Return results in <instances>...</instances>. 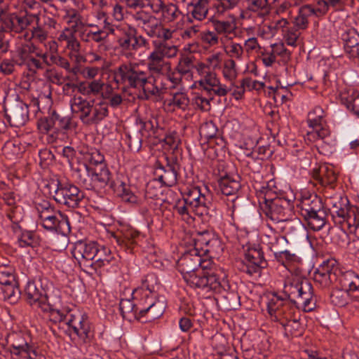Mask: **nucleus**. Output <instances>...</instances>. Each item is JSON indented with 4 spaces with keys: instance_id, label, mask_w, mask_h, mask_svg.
I'll return each instance as SVG.
<instances>
[{
    "instance_id": "f257e3e1",
    "label": "nucleus",
    "mask_w": 359,
    "mask_h": 359,
    "mask_svg": "<svg viewBox=\"0 0 359 359\" xmlns=\"http://www.w3.org/2000/svg\"><path fill=\"white\" fill-rule=\"evenodd\" d=\"M177 266L185 282L201 290H217L224 271L210 260H203L199 252L191 250L177 260Z\"/></svg>"
},
{
    "instance_id": "f03ea898",
    "label": "nucleus",
    "mask_w": 359,
    "mask_h": 359,
    "mask_svg": "<svg viewBox=\"0 0 359 359\" xmlns=\"http://www.w3.org/2000/svg\"><path fill=\"white\" fill-rule=\"evenodd\" d=\"M86 158L89 164H84L74 170L78 183L87 190L104 189L110 182L111 173L104 163V156L93 149L87 154Z\"/></svg>"
},
{
    "instance_id": "7ed1b4c3",
    "label": "nucleus",
    "mask_w": 359,
    "mask_h": 359,
    "mask_svg": "<svg viewBox=\"0 0 359 359\" xmlns=\"http://www.w3.org/2000/svg\"><path fill=\"white\" fill-rule=\"evenodd\" d=\"M261 193L264 194V202L261 205L263 213L271 220L276 222H283L282 226L285 233L288 234L296 231L294 223L287 219V213L291 210L292 200L283 198H270L271 190L268 187L262 186Z\"/></svg>"
},
{
    "instance_id": "20e7f679",
    "label": "nucleus",
    "mask_w": 359,
    "mask_h": 359,
    "mask_svg": "<svg viewBox=\"0 0 359 359\" xmlns=\"http://www.w3.org/2000/svg\"><path fill=\"white\" fill-rule=\"evenodd\" d=\"M135 298L137 299L136 304L128 299L121 300L119 309L123 318L128 320L136 319L142 323H147L163 316L160 313V310L158 311V309H161V307H158V305L156 307L152 306L154 304L152 298H148L145 294L143 295V298L136 295H135Z\"/></svg>"
},
{
    "instance_id": "39448f33",
    "label": "nucleus",
    "mask_w": 359,
    "mask_h": 359,
    "mask_svg": "<svg viewBox=\"0 0 359 359\" xmlns=\"http://www.w3.org/2000/svg\"><path fill=\"white\" fill-rule=\"evenodd\" d=\"M113 79L117 88L142 89L150 83L149 74L136 63H122L113 71Z\"/></svg>"
},
{
    "instance_id": "423d86ee",
    "label": "nucleus",
    "mask_w": 359,
    "mask_h": 359,
    "mask_svg": "<svg viewBox=\"0 0 359 359\" xmlns=\"http://www.w3.org/2000/svg\"><path fill=\"white\" fill-rule=\"evenodd\" d=\"M299 214L313 231L320 230L327 223L330 210L316 194L303 196L297 204Z\"/></svg>"
},
{
    "instance_id": "0eeeda50",
    "label": "nucleus",
    "mask_w": 359,
    "mask_h": 359,
    "mask_svg": "<svg viewBox=\"0 0 359 359\" xmlns=\"http://www.w3.org/2000/svg\"><path fill=\"white\" fill-rule=\"evenodd\" d=\"M6 343L0 346L10 353L12 359H46L32 343L29 337L21 332H12L5 338Z\"/></svg>"
},
{
    "instance_id": "6e6552de",
    "label": "nucleus",
    "mask_w": 359,
    "mask_h": 359,
    "mask_svg": "<svg viewBox=\"0 0 359 359\" xmlns=\"http://www.w3.org/2000/svg\"><path fill=\"white\" fill-rule=\"evenodd\" d=\"M48 187L50 194L57 203L69 208L78 207L84 198V194L76 186L67 182L53 180Z\"/></svg>"
},
{
    "instance_id": "1a4fd4ad",
    "label": "nucleus",
    "mask_w": 359,
    "mask_h": 359,
    "mask_svg": "<svg viewBox=\"0 0 359 359\" xmlns=\"http://www.w3.org/2000/svg\"><path fill=\"white\" fill-rule=\"evenodd\" d=\"M182 194L184 203L188 204L196 215L212 217L216 213V207L210 196L202 193L199 187H188Z\"/></svg>"
},
{
    "instance_id": "9d476101",
    "label": "nucleus",
    "mask_w": 359,
    "mask_h": 359,
    "mask_svg": "<svg viewBox=\"0 0 359 359\" xmlns=\"http://www.w3.org/2000/svg\"><path fill=\"white\" fill-rule=\"evenodd\" d=\"M154 166V178L161 186L172 187L177 183L180 164L176 154L166 156L165 165L157 161Z\"/></svg>"
},
{
    "instance_id": "9b49d317",
    "label": "nucleus",
    "mask_w": 359,
    "mask_h": 359,
    "mask_svg": "<svg viewBox=\"0 0 359 359\" xmlns=\"http://www.w3.org/2000/svg\"><path fill=\"white\" fill-rule=\"evenodd\" d=\"M159 280L155 273H151L146 275L141 281V285L133 291V294L137 297L143 295L148 298L154 299L152 306L156 307L158 305L160 313L163 315L166 308V301L163 296H160L156 292V288L158 287Z\"/></svg>"
},
{
    "instance_id": "f8f14e48",
    "label": "nucleus",
    "mask_w": 359,
    "mask_h": 359,
    "mask_svg": "<svg viewBox=\"0 0 359 359\" xmlns=\"http://www.w3.org/2000/svg\"><path fill=\"white\" fill-rule=\"evenodd\" d=\"M340 269L337 266V262L334 259H328L315 270L313 280L320 287L329 288L332 285L337 284L338 276Z\"/></svg>"
},
{
    "instance_id": "ddd939ff",
    "label": "nucleus",
    "mask_w": 359,
    "mask_h": 359,
    "mask_svg": "<svg viewBox=\"0 0 359 359\" xmlns=\"http://www.w3.org/2000/svg\"><path fill=\"white\" fill-rule=\"evenodd\" d=\"M97 250V243H86L82 241H77L72 250V256L77 261L79 267L88 274L91 273Z\"/></svg>"
},
{
    "instance_id": "4468645a",
    "label": "nucleus",
    "mask_w": 359,
    "mask_h": 359,
    "mask_svg": "<svg viewBox=\"0 0 359 359\" xmlns=\"http://www.w3.org/2000/svg\"><path fill=\"white\" fill-rule=\"evenodd\" d=\"M294 309L283 294L272 293L267 302V311L271 320L275 322L290 318V312Z\"/></svg>"
},
{
    "instance_id": "2eb2a0df",
    "label": "nucleus",
    "mask_w": 359,
    "mask_h": 359,
    "mask_svg": "<svg viewBox=\"0 0 359 359\" xmlns=\"http://www.w3.org/2000/svg\"><path fill=\"white\" fill-rule=\"evenodd\" d=\"M71 118L67 116H62L55 109H50L48 115L41 118L38 121L39 128L48 133L52 130L55 132L67 130L70 128Z\"/></svg>"
},
{
    "instance_id": "dca6fc26",
    "label": "nucleus",
    "mask_w": 359,
    "mask_h": 359,
    "mask_svg": "<svg viewBox=\"0 0 359 359\" xmlns=\"http://www.w3.org/2000/svg\"><path fill=\"white\" fill-rule=\"evenodd\" d=\"M292 305L295 309H302L305 312L313 311L316 307V299L313 297V287L309 280L304 278L297 292Z\"/></svg>"
},
{
    "instance_id": "f3484780",
    "label": "nucleus",
    "mask_w": 359,
    "mask_h": 359,
    "mask_svg": "<svg viewBox=\"0 0 359 359\" xmlns=\"http://www.w3.org/2000/svg\"><path fill=\"white\" fill-rule=\"evenodd\" d=\"M67 325L70 334H75L83 343L89 342L93 337L89 320L79 313H71Z\"/></svg>"
},
{
    "instance_id": "a211bd4d",
    "label": "nucleus",
    "mask_w": 359,
    "mask_h": 359,
    "mask_svg": "<svg viewBox=\"0 0 359 359\" xmlns=\"http://www.w3.org/2000/svg\"><path fill=\"white\" fill-rule=\"evenodd\" d=\"M5 117L13 127L24 126L29 119L28 106L22 101H16L4 107Z\"/></svg>"
},
{
    "instance_id": "6ab92c4d",
    "label": "nucleus",
    "mask_w": 359,
    "mask_h": 359,
    "mask_svg": "<svg viewBox=\"0 0 359 359\" xmlns=\"http://www.w3.org/2000/svg\"><path fill=\"white\" fill-rule=\"evenodd\" d=\"M337 286L349 292L351 300L357 302V306H359V275L357 273L340 269Z\"/></svg>"
},
{
    "instance_id": "aec40b11",
    "label": "nucleus",
    "mask_w": 359,
    "mask_h": 359,
    "mask_svg": "<svg viewBox=\"0 0 359 359\" xmlns=\"http://www.w3.org/2000/svg\"><path fill=\"white\" fill-rule=\"evenodd\" d=\"M40 223L48 231L65 236L70 232V224L67 219H59L51 212H42L39 215Z\"/></svg>"
},
{
    "instance_id": "412c9836",
    "label": "nucleus",
    "mask_w": 359,
    "mask_h": 359,
    "mask_svg": "<svg viewBox=\"0 0 359 359\" xmlns=\"http://www.w3.org/2000/svg\"><path fill=\"white\" fill-rule=\"evenodd\" d=\"M226 274L224 272V277L220 278L219 287L217 290H203L205 292H215L219 294V300L223 309L227 311L236 310L241 305L240 296L235 291H228L224 288Z\"/></svg>"
},
{
    "instance_id": "4be33fe9",
    "label": "nucleus",
    "mask_w": 359,
    "mask_h": 359,
    "mask_svg": "<svg viewBox=\"0 0 359 359\" xmlns=\"http://www.w3.org/2000/svg\"><path fill=\"white\" fill-rule=\"evenodd\" d=\"M311 175L322 187L334 188L337 175L331 166L327 164L316 166L312 169Z\"/></svg>"
},
{
    "instance_id": "5701e85b",
    "label": "nucleus",
    "mask_w": 359,
    "mask_h": 359,
    "mask_svg": "<svg viewBox=\"0 0 359 359\" xmlns=\"http://www.w3.org/2000/svg\"><path fill=\"white\" fill-rule=\"evenodd\" d=\"M109 115V105L107 102L95 103L94 100L90 102L87 115L82 123L87 126L97 125Z\"/></svg>"
},
{
    "instance_id": "b1692460",
    "label": "nucleus",
    "mask_w": 359,
    "mask_h": 359,
    "mask_svg": "<svg viewBox=\"0 0 359 359\" xmlns=\"http://www.w3.org/2000/svg\"><path fill=\"white\" fill-rule=\"evenodd\" d=\"M241 177L236 175H226L218 180V186L221 193L226 196H230L232 203L238 198V193L241 188Z\"/></svg>"
},
{
    "instance_id": "393cba45",
    "label": "nucleus",
    "mask_w": 359,
    "mask_h": 359,
    "mask_svg": "<svg viewBox=\"0 0 359 359\" xmlns=\"http://www.w3.org/2000/svg\"><path fill=\"white\" fill-rule=\"evenodd\" d=\"M290 317L283 318L278 323L283 327L286 335L299 337L304 332V326L301 322V315L297 309L290 312Z\"/></svg>"
},
{
    "instance_id": "a878e982",
    "label": "nucleus",
    "mask_w": 359,
    "mask_h": 359,
    "mask_svg": "<svg viewBox=\"0 0 359 359\" xmlns=\"http://www.w3.org/2000/svg\"><path fill=\"white\" fill-rule=\"evenodd\" d=\"M107 186H109L118 196L121 198L123 201L133 204L137 203V196L132 192L130 186L120 179L116 178V180H113L111 177Z\"/></svg>"
},
{
    "instance_id": "bb28decb",
    "label": "nucleus",
    "mask_w": 359,
    "mask_h": 359,
    "mask_svg": "<svg viewBox=\"0 0 359 359\" xmlns=\"http://www.w3.org/2000/svg\"><path fill=\"white\" fill-rule=\"evenodd\" d=\"M344 50L350 57L359 58V34L355 29H349L342 34Z\"/></svg>"
},
{
    "instance_id": "cd10ccee",
    "label": "nucleus",
    "mask_w": 359,
    "mask_h": 359,
    "mask_svg": "<svg viewBox=\"0 0 359 359\" xmlns=\"http://www.w3.org/2000/svg\"><path fill=\"white\" fill-rule=\"evenodd\" d=\"M142 30L148 36L163 41H168L172 36V32L165 28L156 18H154V21L149 22L147 26H144Z\"/></svg>"
},
{
    "instance_id": "c85d7f7f",
    "label": "nucleus",
    "mask_w": 359,
    "mask_h": 359,
    "mask_svg": "<svg viewBox=\"0 0 359 359\" xmlns=\"http://www.w3.org/2000/svg\"><path fill=\"white\" fill-rule=\"evenodd\" d=\"M142 30L148 36L163 41H168L172 36V32L165 28L156 18H154V21L149 22L147 26H144Z\"/></svg>"
},
{
    "instance_id": "c756f323",
    "label": "nucleus",
    "mask_w": 359,
    "mask_h": 359,
    "mask_svg": "<svg viewBox=\"0 0 359 359\" xmlns=\"http://www.w3.org/2000/svg\"><path fill=\"white\" fill-rule=\"evenodd\" d=\"M165 73L160 75H153L152 76L149 74L150 83L146 86L144 89V94L148 99L150 96H158L164 90H166L168 87V81L165 80Z\"/></svg>"
},
{
    "instance_id": "7c9ffc66",
    "label": "nucleus",
    "mask_w": 359,
    "mask_h": 359,
    "mask_svg": "<svg viewBox=\"0 0 359 359\" xmlns=\"http://www.w3.org/2000/svg\"><path fill=\"white\" fill-rule=\"evenodd\" d=\"M193 241L194 243L193 250H196L197 252H199V250L204 252H210L212 250L213 245L217 243V239L208 231L197 232Z\"/></svg>"
},
{
    "instance_id": "2f4dec72",
    "label": "nucleus",
    "mask_w": 359,
    "mask_h": 359,
    "mask_svg": "<svg viewBox=\"0 0 359 359\" xmlns=\"http://www.w3.org/2000/svg\"><path fill=\"white\" fill-rule=\"evenodd\" d=\"M45 292L46 290L42 286L34 281L28 282L25 289V295L28 303L37 307L39 306Z\"/></svg>"
},
{
    "instance_id": "473e14b6",
    "label": "nucleus",
    "mask_w": 359,
    "mask_h": 359,
    "mask_svg": "<svg viewBox=\"0 0 359 359\" xmlns=\"http://www.w3.org/2000/svg\"><path fill=\"white\" fill-rule=\"evenodd\" d=\"M96 255L94 257L93 264L92 266L91 273L90 275H93L96 273L97 271L106 265H109L111 262L114 259V257L111 255V252L109 248L99 245L97 244V250L95 252Z\"/></svg>"
},
{
    "instance_id": "72a5a7b5",
    "label": "nucleus",
    "mask_w": 359,
    "mask_h": 359,
    "mask_svg": "<svg viewBox=\"0 0 359 359\" xmlns=\"http://www.w3.org/2000/svg\"><path fill=\"white\" fill-rule=\"evenodd\" d=\"M211 22L217 34H223L226 36H230L229 39H232L233 36H236L237 23L235 17H231L228 20L212 19Z\"/></svg>"
},
{
    "instance_id": "f704fd0d",
    "label": "nucleus",
    "mask_w": 359,
    "mask_h": 359,
    "mask_svg": "<svg viewBox=\"0 0 359 359\" xmlns=\"http://www.w3.org/2000/svg\"><path fill=\"white\" fill-rule=\"evenodd\" d=\"M92 100H86L81 96H74L70 101L71 109L82 122L88 112Z\"/></svg>"
},
{
    "instance_id": "c9c22d12",
    "label": "nucleus",
    "mask_w": 359,
    "mask_h": 359,
    "mask_svg": "<svg viewBox=\"0 0 359 359\" xmlns=\"http://www.w3.org/2000/svg\"><path fill=\"white\" fill-rule=\"evenodd\" d=\"M20 290L13 282L0 284V300L15 303L20 297Z\"/></svg>"
},
{
    "instance_id": "e433bc0d",
    "label": "nucleus",
    "mask_w": 359,
    "mask_h": 359,
    "mask_svg": "<svg viewBox=\"0 0 359 359\" xmlns=\"http://www.w3.org/2000/svg\"><path fill=\"white\" fill-rule=\"evenodd\" d=\"M138 236V232L129 230L121 235L115 234L113 237L116 244L121 248H125L126 250H132L134 245H136V238Z\"/></svg>"
},
{
    "instance_id": "4c0bfd02",
    "label": "nucleus",
    "mask_w": 359,
    "mask_h": 359,
    "mask_svg": "<svg viewBox=\"0 0 359 359\" xmlns=\"http://www.w3.org/2000/svg\"><path fill=\"white\" fill-rule=\"evenodd\" d=\"M276 0H246L247 9L257 13L259 15H267L270 11L271 5Z\"/></svg>"
},
{
    "instance_id": "58836bf2",
    "label": "nucleus",
    "mask_w": 359,
    "mask_h": 359,
    "mask_svg": "<svg viewBox=\"0 0 359 359\" xmlns=\"http://www.w3.org/2000/svg\"><path fill=\"white\" fill-rule=\"evenodd\" d=\"M39 17L36 15L26 14L23 16L13 13V32L20 33L30 26L34 21H38Z\"/></svg>"
},
{
    "instance_id": "ea45409f",
    "label": "nucleus",
    "mask_w": 359,
    "mask_h": 359,
    "mask_svg": "<svg viewBox=\"0 0 359 359\" xmlns=\"http://www.w3.org/2000/svg\"><path fill=\"white\" fill-rule=\"evenodd\" d=\"M121 35L118 36L117 43L122 50L132 51V41L136 29L133 27H128L126 29H121Z\"/></svg>"
},
{
    "instance_id": "a19ab883",
    "label": "nucleus",
    "mask_w": 359,
    "mask_h": 359,
    "mask_svg": "<svg viewBox=\"0 0 359 359\" xmlns=\"http://www.w3.org/2000/svg\"><path fill=\"white\" fill-rule=\"evenodd\" d=\"M336 288L330 294V301L332 304L337 306L343 307L347 305L349 300L351 299L350 294L345 290L339 288L335 285Z\"/></svg>"
},
{
    "instance_id": "79ce46f5",
    "label": "nucleus",
    "mask_w": 359,
    "mask_h": 359,
    "mask_svg": "<svg viewBox=\"0 0 359 359\" xmlns=\"http://www.w3.org/2000/svg\"><path fill=\"white\" fill-rule=\"evenodd\" d=\"M206 4L205 0H197L196 2L191 1L188 4V8L193 7L191 11V17L198 21L205 19L208 11Z\"/></svg>"
},
{
    "instance_id": "37998d69",
    "label": "nucleus",
    "mask_w": 359,
    "mask_h": 359,
    "mask_svg": "<svg viewBox=\"0 0 359 359\" xmlns=\"http://www.w3.org/2000/svg\"><path fill=\"white\" fill-rule=\"evenodd\" d=\"M201 88L207 96H212L213 97L214 95L224 97L229 92L226 86L221 84L219 79Z\"/></svg>"
},
{
    "instance_id": "c03bdc74",
    "label": "nucleus",
    "mask_w": 359,
    "mask_h": 359,
    "mask_svg": "<svg viewBox=\"0 0 359 359\" xmlns=\"http://www.w3.org/2000/svg\"><path fill=\"white\" fill-rule=\"evenodd\" d=\"M304 278L299 277L293 278L292 280L286 282L284 285L283 294L292 304L294 297L299 290L300 283Z\"/></svg>"
},
{
    "instance_id": "a18cd8bd",
    "label": "nucleus",
    "mask_w": 359,
    "mask_h": 359,
    "mask_svg": "<svg viewBox=\"0 0 359 359\" xmlns=\"http://www.w3.org/2000/svg\"><path fill=\"white\" fill-rule=\"evenodd\" d=\"M313 10L311 5H304L299 9V15L294 18V26L298 29H305L309 24L307 17L311 15Z\"/></svg>"
},
{
    "instance_id": "49530a36",
    "label": "nucleus",
    "mask_w": 359,
    "mask_h": 359,
    "mask_svg": "<svg viewBox=\"0 0 359 359\" xmlns=\"http://www.w3.org/2000/svg\"><path fill=\"white\" fill-rule=\"evenodd\" d=\"M126 138V144L131 151H140L142 144V134L140 130L127 133Z\"/></svg>"
},
{
    "instance_id": "de8ad7c7",
    "label": "nucleus",
    "mask_w": 359,
    "mask_h": 359,
    "mask_svg": "<svg viewBox=\"0 0 359 359\" xmlns=\"http://www.w3.org/2000/svg\"><path fill=\"white\" fill-rule=\"evenodd\" d=\"M62 304L60 295H52L46 291L45 294L39 306L43 311L48 312L50 309L59 307Z\"/></svg>"
},
{
    "instance_id": "09e8293b",
    "label": "nucleus",
    "mask_w": 359,
    "mask_h": 359,
    "mask_svg": "<svg viewBox=\"0 0 359 359\" xmlns=\"http://www.w3.org/2000/svg\"><path fill=\"white\" fill-rule=\"evenodd\" d=\"M18 243L20 248H33L39 243L38 237L34 231L24 230L18 235Z\"/></svg>"
},
{
    "instance_id": "8fccbe9b",
    "label": "nucleus",
    "mask_w": 359,
    "mask_h": 359,
    "mask_svg": "<svg viewBox=\"0 0 359 359\" xmlns=\"http://www.w3.org/2000/svg\"><path fill=\"white\" fill-rule=\"evenodd\" d=\"M217 127L212 121L203 123L199 130L201 138H204L207 141V143L215 138L216 135H217Z\"/></svg>"
},
{
    "instance_id": "3c124183",
    "label": "nucleus",
    "mask_w": 359,
    "mask_h": 359,
    "mask_svg": "<svg viewBox=\"0 0 359 359\" xmlns=\"http://www.w3.org/2000/svg\"><path fill=\"white\" fill-rule=\"evenodd\" d=\"M245 259L250 264H255L262 267H266V262L264 258L263 252L257 249H250L245 253Z\"/></svg>"
},
{
    "instance_id": "603ef678",
    "label": "nucleus",
    "mask_w": 359,
    "mask_h": 359,
    "mask_svg": "<svg viewBox=\"0 0 359 359\" xmlns=\"http://www.w3.org/2000/svg\"><path fill=\"white\" fill-rule=\"evenodd\" d=\"M13 13H6L2 8L0 12V32H13Z\"/></svg>"
},
{
    "instance_id": "864d4df0",
    "label": "nucleus",
    "mask_w": 359,
    "mask_h": 359,
    "mask_svg": "<svg viewBox=\"0 0 359 359\" xmlns=\"http://www.w3.org/2000/svg\"><path fill=\"white\" fill-rule=\"evenodd\" d=\"M194 67V57L184 55L180 58L176 69L181 75H187Z\"/></svg>"
},
{
    "instance_id": "5fc2aeb1",
    "label": "nucleus",
    "mask_w": 359,
    "mask_h": 359,
    "mask_svg": "<svg viewBox=\"0 0 359 359\" xmlns=\"http://www.w3.org/2000/svg\"><path fill=\"white\" fill-rule=\"evenodd\" d=\"M141 129L151 132L154 135H160L159 130L162 128L159 127L158 121L156 117L151 116L145 121L140 120Z\"/></svg>"
},
{
    "instance_id": "6e6d98bb",
    "label": "nucleus",
    "mask_w": 359,
    "mask_h": 359,
    "mask_svg": "<svg viewBox=\"0 0 359 359\" xmlns=\"http://www.w3.org/2000/svg\"><path fill=\"white\" fill-rule=\"evenodd\" d=\"M169 63L165 62H155L148 60L147 66L149 72H148L151 76L153 75L164 74L170 67H167Z\"/></svg>"
},
{
    "instance_id": "4d7b16f0",
    "label": "nucleus",
    "mask_w": 359,
    "mask_h": 359,
    "mask_svg": "<svg viewBox=\"0 0 359 359\" xmlns=\"http://www.w3.org/2000/svg\"><path fill=\"white\" fill-rule=\"evenodd\" d=\"M164 7L163 16L168 22H173L182 15L177 6L172 3L166 4Z\"/></svg>"
},
{
    "instance_id": "13d9d810",
    "label": "nucleus",
    "mask_w": 359,
    "mask_h": 359,
    "mask_svg": "<svg viewBox=\"0 0 359 359\" xmlns=\"http://www.w3.org/2000/svg\"><path fill=\"white\" fill-rule=\"evenodd\" d=\"M287 240L285 236H274L268 245L271 251L274 254L275 257L278 255V250L281 251L284 247L287 245Z\"/></svg>"
},
{
    "instance_id": "bf43d9fd",
    "label": "nucleus",
    "mask_w": 359,
    "mask_h": 359,
    "mask_svg": "<svg viewBox=\"0 0 359 359\" xmlns=\"http://www.w3.org/2000/svg\"><path fill=\"white\" fill-rule=\"evenodd\" d=\"M163 142L168 146L169 149L172 150L171 154H176L179 153L178 146L180 143V140L176 132H172L166 134L163 138Z\"/></svg>"
},
{
    "instance_id": "052dcab7",
    "label": "nucleus",
    "mask_w": 359,
    "mask_h": 359,
    "mask_svg": "<svg viewBox=\"0 0 359 359\" xmlns=\"http://www.w3.org/2000/svg\"><path fill=\"white\" fill-rule=\"evenodd\" d=\"M189 100L186 94L177 93L169 102V105H173L182 110H186L189 106Z\"/></svg>"
},
{
    "instance_id": "680f3d73",
    "label": "nucleus",
    "mask_w": 359,
    "mask_h": 359,
    "mask_svg": "<svg viewBox=\"0 0 359 359\" xmlns=\"http://www.w3.org/2000/svg\"><path fill=\"white\" fill-rule=\"evenodd\" d=\"M108 36L109 32L107 30L97 29V30L87 32L86 36L83 35V40L86 41H93L97 43H100L104 41Z\"/></svg>"
},
{
    "instance_id": "e2e57ef3",
    "label": "nucleus",
    "mask_w": 359,
    "mask_h": 359,
    "mask_svg": "<svg viewBox=\"0 0 359 359\" xmlns=\"http://www.w3.org/2000/svg\"><path fill=\"white\" fill-rule=\"evenodd\" d=\"M224 77L230 81H234L237 77L236 62L233 60L229 59L225 61L223 69Z\"/></svg>"
},
{
    "instance_id": "0e129e2a",
    "label": "nucleus",
    "mask_w": 359,
    "mask_h": 359,
    "mask_svg": "<svg viewBox=\"0 0 359 359\" xmlns=\"http://www.w3.org/2000/svg\"><path fill=\"white\" fill-rule=\"evenodd\" d=\"M324 111L320 107H316L313 111L309 113L308 123L309 126H319L320 123H323Z\"/></svg>"
},
{
    "instance_id": "69168bd1",
    "label": "nucleus",
    "mask_w": 359,
    "mask_h": 359,
    "mask_svg": "<svg viewBox=\"0 0 359 359\" xmlns=\"http://www.w3.org/2000/svg\"><path fill=\"white\" fill-rule=\"evenodd\" d=\"M352 209L353 208L348 204L346 205V207H342L341 209L339 208L338 210L331 212V215L334 222H338L339 224L344 223Z\"/></svg>"
},
{
    "instance_id": "338daca9",
    "label": "nucleus",
    "mask_w": 359,
    "mask_h": 359,
    "mask_svg": "<svg viewBox=\"0 0 359 359\" xmlns=\"http://www.w3.org/2000/svg\"><path fill=\"white\" fill-rule=\"evenodd\" d=\"M48 312H50V316L52 320L60 323L64 322L66 325L71 315L70 311L65 313L63 311L60 310L59 307L50 309Z\"/></svg>"
},
{
    "instance_id": "774afa93",
    "label": "nucleus",
    "mask_w": 359,
    "mask_h": 359,
    "mask_svg": "<svg viewBox=\"0 0 359 359\" xmlns=\"http://www.w3.org/2000/svg\"><path fill=\"white\" fill-rule=\"evenodd\" d=\"M133 18L137 22V27L143 29L151 21H154L155 16L143 11L137 12Z\"/></svg>"
}]
</instances>
